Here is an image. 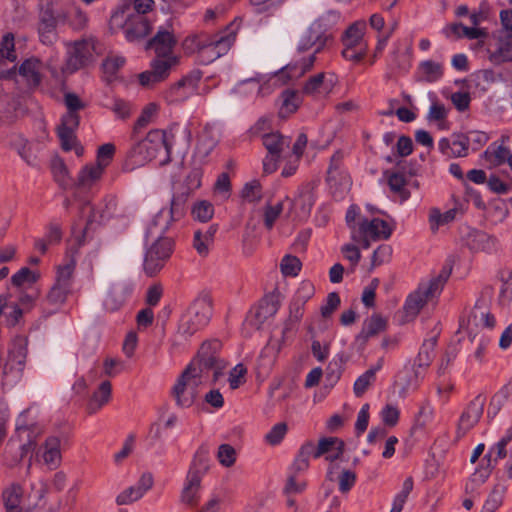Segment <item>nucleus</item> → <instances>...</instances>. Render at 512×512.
<instances>
[{"label":"nucleus","mask_w":512,"mask_h":512,"mask_svg":"<svg viewBox=\"0 0 512 512\" xmlns=\"http://www.w3.org/2000/svg\"><path fill=\"white\" fill-rule=\"evenodd\" d=\"M172 249L173 242L170 238L157 239L145 254L143 263L145 273L150 277L156 275L164 267L165 261L170 258Z\"/></svg>","instance_id":"10"},{"label":"nucleus","mask_w":512,"mask_h":512,"mask_svg":"<svg viewBox=\"0 0 512 512\" xmlns=\"http://www.w3.org/2000/svg\"><path fill=\"white\" fill-rule=\"evenodd\" d=\"M451 274V270L443 269L439 275L435 278H432L428 285L423 286L424 293L428 296L429 299L433 298L437 294L441 292L444 287V284L447 282L449 276Z\"/></svg>","instance_id":"39"},{"label":"nucleus","mask_w":512,"mask_h":512,"mask_svg":"<svg viewBox=\"0 0 512 512\" xmlns=\"http://www.w3.org/2000/svg\"><path fill=\"white\" fill-rule=\"evenodd\" d=\"M28 338L26 336L17 335L11 341L8 349L7 361L4 365V374L9 370L16 369L23 372L28 356Z\"/></svg>","instance_id":"12"},{"label":"nucleus","mask_w":512,"mask_h":512,"mask_svg":"<svg viewBox=\"0 0 512 512\" xmlns=\"http://www.w3.org/2000/svg\"><path fill=\"white\" fill-rule=\"evenodd\" d=\"M23 497V488L18 483H13L3 490L2 500L6 512H24L25 508L21 507Z\"/></svg>","instance_id":"24"},{"label":"nucleus","mask_w":512,"mask_h":512,"mask_svg":"<svg viewBox=\"0 0 512 512\" xmlns=\"http://www.w3.org/2000/svg\"><path fill=\"white\" fill-rule=\"evenodd\" d=\"M387 326V321L379 314H373L367 319L360 333L357 335V341L362 344H366L370 337L376 336L380 332L384 331Z\"/></svg>","instance_id":"26"},{"label":"nucleus","mask_w":512,"mask_h":512,"mask_svg":"<svg viewBox=\"0 0 512 512\" xmlns=\"http://www.w3.org/2000/svg\"><path fill=\"white\" fill-rule=\"evenodd\" d=\"M282 106L279 111L281 117H287L294 113L300 104V98L296 91L285 90L282 92Z\"/></svg>","instance_id":"40"},{"label":"nucleus","mask_w":512,"mask_h":512,"mask_svg":"<svg viewBox=\"0 0 512 512\" xmlns=\"http://www.w3.org/2000/svg\"><path fill=\"white\" fill-rule=\"evenodd\" d=\"M222 348V343L217 340H209L202 343L197 355L191 362H195L196 368L200 371V379L202 380V373L205 370H213V381L216 382L223 374L227 363L220 358L219 352Z\"/></svg>","instance_id":"6"},{"label":"nucleus","mask_w":512,"mask_h":512,"mask_svg":"<svg viewBox=\"0 0 512 512\" xmlns=\"http://www.w3.org/2000/svg\"><path fill=\"white\" fill-rule=\"evenodd\" d=\"M383 175L391 193L398 196L402 202L411 197V191L408 189V179L405 176V167H401L399 170H386Z\"/></svg>","instance_id":"15"},{"label":"nucleus","mask_w":512,"mask_h":512,"mask_svg":"<svg viewBox=\"0 0 512 512\" xmlns=\"http://www.w3.org/2000/svg\"><path fill=\"white\" fill-rule=\"evenodd\" d=\"M4 60H16L14 34L10 32L6 33L0 42V64Z\"/></svg>","instance_id":"43"},{"label":"nucleus","mask_w":512,"mask_h":512,"mask_svg":"<svg viewBox=\"0 0 512 512\" xmlns=\"http://www.w3.org/2000/svg\"><path fill=\"white\" fill-rule=\"evenodd\" d=\"M105 169L96 163L88 164L79 171L76 186L83 190H89L102 178Z\"/></svg>","instance_id":"19"},{"label":"nucleus","mask_w":512,"mask_h":512,"mask_svg":"<svg viewBox=\"0 0 512 512\" xmlns=\"http://www.w3.org/2000/svg\"><path fill=\"white\" fill-rule=\"evenodd\" d=\"M262 140L268 154L276 156H281L282 152L290 145L289 138L281 135L279 132L264 134Z\"/></svg>","instance_id":"29"},{"label":"nucleus","mask_w":512,"mask_h":512,"mask_svg":"<svg viewBox=\"0 0 512 512\" xmlns=\"http://www.w3.org/2000/svg\"><path fill=\"white\" fill-rule=\"evenodd\" d=\"M63 16L58 12V5L47 3L42 6L38 18V35L41 43L51 46L58 40L57 26Z\"/></svg>","instance_id":"9"},{"label":"nucleus","mask_w":512,"mask_h":512,"mask_svg":"<svg viewBox=\"0 0 512 512\" xmlns=\"http://www.w3.org/2000/svg\"><path fill=\"white\" fill-rule=\"evenodd\" d=\"M20 106L19 97L0 93V123H13L18 118Z\"/></svg>","instance_id":"18"},{"label":"nucleus","mask_w":512,"mask_h":512,"mask_svg":"<svg viewBox=\"0 0 512 512\" xmlns=\"http://www.w3.org/2000/svg\"><path fill=\"white\" fill-rule=\"evenodd\" d=\"M177 44V40L172 32L159 29L157 33L146 44V49H153L157 57H174L173 49Z\"/></svg>","instance_id":"13"},{"label":"nucleus","mask_w":512,"mask_h":512,"mask_svg":"<svg viewBox=\"0 0 512 512\" xmlns=\"http://www.w3.org/2000/svg\"><path fill=\"white\" fill-rule=\"evenodd\" d=\"M380 368H381V363L378 362V364L375 367L367 370L363 375H361L355 381L354 392L357 396L362 395L367 390V388L369 387V385L375 378L376 371L379 370Z\"/></svg>","instance_id":"45"},{"label":"nucleus","mask_w":512,"mask_h":512,"mask_svg":"<svg viewBox=\"0 0 512 512\" xmlns=\"http://www.w3.org/2000/svg\"><path fill=\"white\" fill-rule=\"evenodd\" d=\"M287 430L288 427L285 422H279L275 424L265 435L266 442L273 446L280 444L284 439Z\"/></svg>","instance_id":"52"},{"label":"nucleus","mask_w":512,"mask_h":512,"mask_svg":"<svg viewBox=\"0 0 512 512\" xmlns=\"http://www.w3.org/2000/svg\"><path fill=\"white\" fill-rule=\"evenodd\" d=\"M301 266L302 264L299 258L293 255L284 256L280 264L281 272L283 275L292 277L298 275L299 271L301 270Z\"/></svg>","instance_id":"50"},{"label":"nucleus","mask_w":512,"mask_h":512,"mask_svg":"<svg viewBox=\"0 0 512 512\" xmlns=\"http://www.w3.org/2000/svg\"><path fill=\"white\" fill-rule=\"evenodd\" d=\"M128 6L118 8L110 17L111 30H123L125 38L130 41H139L148 36L152 25L146 16L140 14H127Z\"/></svg>","instance_id":"3"},{"label":"nucleus","mask_w":512,"mask_h":512,"mask_svg":"<svg viewBox=\"0 0 512 512\" xmlns=\"http://www.w3.org/2000/svg\"><path fill=\"white\" fill-rule=\"evenodd\" d=\"M470 137L465 134L454 135L450 157H465L468 155Z\"/></svg>","instance_id":"48"},{"label":"nucleus","mask_w":512,"mask_h":512,"mask_svg":"<svg viewBox=\"0 0 512 512\" xmlns=\"http://www.w3.org/2000/svg\"><path fill=\"white\" fill-rule=\"evenodd\" d=\"M429 298L423 291V286H419L416 291L411 293L405 302L404 310L407 316L415 317L426 305Z\"/></svg>","instance_id":"33"},{"label":"nucleus","mask_w":512,"mask_h":512,"mask_svg":"<svg viewBox=\"0 0 512 512\" xmlns=\"http://www.w3.org/2000/svg\"><path fill=\"white\" fill-rule=\"evenodd\" d=\"M344 447V441L337 437H322L321 439H319L316 455L323 456L335 450V453L326 456V460L334 462L340 459V457L344 453Z\"/></svg>","instance_id":"23"},{"label":"nucleus","mask_w":512,"mask_h":512,"mask_svg":"<svg viewBox=\"0 0 512 512\" xmlns=\"http://www.w3.org/2000/svg\"><path fill=\"white\" fill-rule=\"evenodd\" d=\"M58 12L61 14V24H67L73 31L81 32L85 30L89 23L88 15L76 5L59 6Z\"/></svg>","instance_id":"14"},{"label":"nucleus","mask_w":512,"mask_h":512,"mask_svg":"<svg viewBox=\"0 0 512 512\" xmlns=\"http://www.w3.org/2000/svg\"><path fill=\"white\" fill-rule=\"evenodd\" d=\"M123 304V299L119 294H116L111 289L103 293V306L105 310L114 312L118 310Z\"/></svg>","instance_id":"61"},{"label":"nucleus","mask_w":512,"mask_h":512,"mask_svg":"<svg viewBox=\"0 0 512 512\" xmlns=\"http://www.w3.org/2000/svg\"><path fill=\"white\" fill-rule=\"evenodd\" d=\"M42 63L31 57L24 60L18 68V74L23 78L29 90H35L42 82Z\"/></svg>","instance_id":"16"},{"label":"nucleus","mask_w":512,"mask_h":512,"mask_svg":"<svg viewBox=\"0 0 512 512\" xmlns=\"http://www.w3.org/2000/svg\"><path fill=\"white\" fill-rule=\"evenodd\" d=\"M229 30L230 26H227L223 35H216L213 38L195 35L187 38L185 42L190 41L199 52L209 53L212 61L225 55L235 42L236 33Z\"/></svg>","instance_id":"7"},{"label":"nucleus","mask_w":512,"mask_h":512,"mask_svg":"<svg viewBox=\"0 0 512 512\" xmlns=\"http://www.w3.org/2000/svg\"><path fill=\"white\" fill-rule=\"evenodd\" d=\"M209 469V450L205 446H200L196 451L193 461L190 465L188 473H194L199 477V480L202 479V476Z\"/></svg>","instance_id":"36"},{"label":"nucleus","mask_w":512,"mask_h":512,"mask_svg":"<svg viewBox=\"0 0 512 512\" xmlns=\"http://www.w3.org/2000/svg\"><path fill=\"white\" fill-rule=\"evenodd\" d=\"M365 29L366 23L364 21H358L351 24L342 36L344 48L357 49L360 47H367V44L364 43L363 40Z\"/></svg>","instance_id":"22"},{"label":"nucleus","mask_w":512,"mask_h":512,"mask_svg":"<svg viewBox=\"0 0 512 512\" xmlns=\"http://www.w3.org/2000/svg\"><path fill=\"white\" fill-rule=\"evenodd\" d=\"M241 197L250 203L259 202L262 198L260 182L253 180L246 183L241 191Z\"/></svg>","instance_id":"49"},{"label":"nucleus","mask_w":512,"mask_h":512,"mask_svg":"<svg viewBox=\"0 0 512 512\" xmlns=\"http://www.w3.org/2000/svg\"><path fill=\"white\" fill-rule=\"evenodd\" d=\"M437 345V336H433L425 340L419 350L417 357L414 360V365L417 368H427L432 363L435 356V347Z\"/></svg>","instance_id":"34"},{"label":"nucleus","mask_w":512,"mask_h":512,"mask_svg":"<svg viewBox=\"0 0 512 512\" xmlns=\"http://www.w3.org/2000/svg\"><path fill=\"white\" fill-rule=\"evenodd\" d=\"M503 490L495 488L486 499L481 512H495L502 504Z\"/></svg>","instance_id":"63"},{"label":"nucleus","mask_w":512,"mask_h":512,"mask_svg":"<svg viewBox=\"0 0 512 512\" xmlns=\"http://www.w3.org/2000/svg\"><path fill=\"white\" fill-rule=\"evenodd\" d=\"M472 320L475 322V325L482 326L485 328H493L496 323V319L493 314L488 311L483 310L478 305L475 306L472 314Z\"/></svg>","instance_id":"47"},{"label":"nucleus","mask_w":512,"mask_h":512,"mask_svg":"<svg viewBox=\"0 0 512 512\" xmlns=\"http://www.w3.org/2000/svg\"><path fill=\"white\" fill-rule=\"evenodd\" d=\"M64 104L67 112L62 116L61 123L57 127V135L60 139L61 148L70 151L76 139L75 131L80 124L79 110L85 109L86 104L80 97L72 92L64 95Z\"/></svg>","instance_id":"4"},{"label":"nucleus","mask_w":512,"mask_h":512,"mask_svg":"<svg viewBox=\"0 0 512 512\" xmlns=\"http://www.w3.org/2000/svg\"><path fill=\"white\" fill-rule=\"evenodd\" d=\"M178 62L177 57H157L151 62V71L160 82L164 81L170 73L171 67Z\"/></svg>","instance_id":"38"},{"label":"nucleus","mask_w":512,"mask_h":512,"mask_svg":"<svg viewBox=\"0 0 512 512\" xmlns=\"http://www.w3.org/2000/svg\"><path fill=\"white\" fill-rule=\"evenodd\" d=\"M331 37L320 31H315L313 27H310L306 36H304L300 42V50H308L314 45H318L315 53H319L326 45L327 41Z\"/></svg>","instance_id":"35"},{"label":"nucleus","mask_w":512,"mask_h":512,"mask_svg":"<svg viewBox=\"0 0 512 512\" xmlns=\"http://www.w3.org/2000/svg\"><path fill=\"white\" fill-rule=\"evenodd\" d=\"M202 77L200 71H194L173 84L168 90L167 94L172 101L184 100L187 97V93L182 92L184 88L195 89Z\"/></svg>","instance_id":"21"},{"label":"nucleus","mask_w":512,"mask_h":512,"mask_svg":"<svg viewBox=\"0 0 512 512\" xmlns=\"http://www.w3.org/2000/svg\"><path fill=\"white\" fill-rule=\"evenodd\" d=\"M456 215V211L454 209H450L445 213H440L439 210L434 209L430 214V222L432 223L431 229L437 230L439 225H444L452 220H454Z\"/></svg>","instance_id":"56"},{"label":"nucleus","mask_w":512,"mask_h":512,"mask_svg":"<svg viewBox=\"0 0 512 512\" xmlns=\"http://www.w3.org/2000/svg\"><path fill=\"white\" fill-rule=\"evenodd\" d=\"M174 134L172 128L167 130L152 129L143 140L135 143L127 153L125 168L133 170L144 166L153 159L160 158V164L171 162Z\"/></svg>","instance_id":"1"},{"label":"nucleus","mask_w":512,"mask_h":512,"mask_svg":"<svg viewBox=\"0 0 512 512\" xmlns=\"http://www.w3.org/2000/svg\"><path fill=\"white\" fill-rule=\"evenodd\" d=\"M201 480L194 473H187L184 487L181 492V501L187 505H195L198 502V492Z\"/></svg>","instance_id":"30"},{"label":"nucleus","mask_w":512,"mask_h":512,"mask_svg":"<svg viewBox=\"0 0 512 512\" xmlns=\"http://www.w3.org/2000/svg\"><path fill=\"white\" fill-rule=\"evenodd\" d=\"M509 390L507 387L502 388L495 394L488 407V415L497 416L500 412H507L503 409L508 401Z\"/></svg>","instance_id":"44"},{"label":"nucleus","mask_w":512,"mask_h":512,"mask_svg":"<svg viewBox=\"0 0 512 512\" xmlns=\"http://www.w3.org/2000/svg\"><path fill=\"white\" fill-rule=\"evenodd\" d=\"M96 43V39L92 36L69 42L64 70L74 73L85 67L92 60L93 52L96 51Z\"/></svg>","instance_id":"8"},{"label":"nucleus","mask_w":512,"mask_h":512,"mask_svg":"<svg viewBox=\"0 0 512 512\" xmlns=\"http://www.w3.org/2000/svg\"><path fill=\"white\" fill-rule=\"evenodd\" d=\"M191 214L195 220L206 223L214 215V206L207 200L198 201L193 205Z\"/></svg>","instance_id":"42"},{"label":"nucleus","mask_w":512,"mask_h":512,"mask_svg":"<svg viewBox=\"0 0 512 512\" xmlns=\"http://www.w3.org/2000/svg\"><path fill=\"white\" fill-rule=\"evenodd\" d=\"M192 192L189 189H185L179 186L173 195L171 200L170 210L167 214L164 211H160L154 219L155 225H161L163 218H169L162 225V229L166 230L172 221H177L182 218L185 214V205Z\"/></svg>","instance_id":"11"},{"label":"nucleus","mask_w":512,"mask_h":512,"mask_svg":"<svg viewBox=\"0 0 512 512\" xmlns=\"http://www.w3.org/2000/svg\"><path fill=\"white\" fill-rule=\"evenodd\" d=\"M211 314V301L206 297L196 299L180 318L178 334L185 339L192 337L208 324Z\"/></svg>","instance_id":"5"},{"label":"nucleus","mask_w":512,"mask_h":512,"mask_svg":"<svg viewBox=\"0 0 512 512\" xmlns=\"http://www.w3.org/2000/svg\"><path fill=\"white\" fill-rule=\"evenodd\" d=\"M490 61L495 65L512 61V34H506L499 39L496 51L490 54Z\"/></svg>","instance_id":"31"},{"label":"nucleus","mask_w":512,"mask_h":512,"mask_svg":"<svg viewBox=\"0 0 512 512\" xmlns=\"http://www.w3.org/2000/svg\"><path fill=\"white\" fill-rule=\"evenodd\" d=\"M417 74V81L434 83L443 77L444 67L439 62L425 60L419 64Z\"/></svg>","instance_id":"25"},{"label":"nucleus","mask_w":512,"mask_h":512,"mask_svg":"<svg viewBox=\"0 0 512 512\" xmlns=\"http://www.w3.org/2000/svg\"><path fill=\"white\" fill-rule=\"evenodd\" d=\"M31 420L32 418H18L15 425L16 434L20 441L34 443L37 446L36 440L43 433V427Z\"/></svg>","instance_id":"20"},{"label":"nucleus","mask_w":512,"mask_h":512,"mask_svg":"<svg viewBox=\"0 0 512 512\" xmlns=\"http://www.w3.org/2000/svg\"><path fill=\"white\" fill-rule=\"evenodd\" d=\"M201 383L199 369L196 368L195 362H190L171 388L170 395L176 407L179 409L190 408L197 399Z\"/></svg>","instance_id":"2"},{"label":"nucleus","mask_w":512,"mask_h":512,"mask_svg":"<svg viewBox=\"0 0 512 512\" xmlns=\"http://www.w3.org/2000/svg\"><path fill=\"white\" fill-rule=\"evenodd\" d=\"M60 443L61 440L57 436H50L46 439L42 458L46 465H48L51 469H55L58 467L61 461V451H60Z\"/></svg>","instance_id":"28"},{"label":"nucleus","mask_w":512,"mask_h":512,"mask_svg":"<svg viewBox=\"0 0 512 512\" xmlns=\"http://www.w3.org/2000/svg\"><path fill=\"white\" fill-rule=\"evenodd\" d=\"M283 211V203L279 202L276 205L267 204L264 212V224L267 229H272L276 219Z\"/></svg>","instance_id":"58"},{"label":"nucleus","mask_w":512,"mask_h":512,"mask_svg":"<svg viewBox=\"0 0 512 512\" xmlns=\"http://www.w3.org/2000/svg\"><path fill=\"white\" fill-rule=\"evenodd\" d=\"M217 228V225L213 224L205 231L199 229L194 232L193 247L200 256L206 257L209 254V248L214 241Z\"/></svg>","instance_id":"27"},{"label":"nucleus","mask_w":512,"mask_h":512,"mask_svg":"<svg viewBox=\"0 0 512 512\" xmlns=\"http://www.w3.org/2000/svg\"><path fill=\"white\" fill-rule=\"evenodd\" d=\"M142 496L143 493L140 491V489L136 485H133L121 492L117 496L116 502L118 505H127L140 499Z\"/></svg>","instance_id":"57"},{"label":"nucleus","mask_w":512,"mask_h":512,"mask_svg":"<svg viewBox=\"0 0 512 512\" xmlns=\"http://www.w3.org/2000/svg\"><path fill=\"white\" fill-rule=\"evenodd\" d=\"M278 308L279 304L277 301H274L272 299L263 300L254 314V319L250 320L251 325L254 326L256 329H260L261 325L264 323L266 319L272 317L277 313Z\"/></svg>","instance_id":"32"},{"label":"nucleus","mask_w":512,"mask_h":512,"mask_svg":"<svg viewBox=\"0 0 512 512\" xmlns=\"http://www.w3.org/2000/svg\"><path fill=\"white\" fill-rule=\"evenodd\" d=\"M359 230L364 237H370L373 240L388 239L392 233L388 223L379 218L371 221L364 220L360 223Z\"/></svg>","instance_id":"17"},{"label":"nucleus","mask_w":512,"mask_h":512,"mask_svg":"<svg viewBox=\"0 0 512 512\" xmlns=\"http://www.w3.org/2000/svg\"><path fill=\"white\" fill-rule=\"evenodd\" d=\"M115 145L112 143H106L101 145L97 150L96 164L106 169L111 163L115 154Z\"/></svg>","instance_id":"51"},{"label":"nucleus","mask_w":512,"mask_h":512,"mask_svg":"<svg viewBox=\"0 0 512 512\" xmlns=\"http://www.w3.org/2000/svg\"><path fill=\"white\" fill-rule=\"evenodd\" d=\"M38 278V274L34 273L27 267H23L11 277V283L16 287H20L26 282L35 283Z\"/></svg>","instance_id":"54"},{"label":"nucleus","mask_w":512,"mask_h":512,"mask_svg":"<svg viewBox=\"0 0 512 512\" xmlns=\"http://www.w3.org/2000/svg\"><path fill=\"white\" fill-rule=\"evenodd\" d=\"M70 293H71L70 287H67V286H64V285H61L58 283H54V285L51 287V289L49 290V292L46 296V301L50 305L59 307L66 302V299Z\"/></svg>","instance_id":"41"},{"label":"nucleus","mask_w":512,"mask_h":512,"mask_svg":"<svg viewBox=\"0 0 512 512\" xmlns=\"http://www.w3.org/2000/svg\"><path fill=\"white\" fill-rule=\"evenodd\" d=\"M124 63L125 59L121 56L107 57L102 63L103 72L106 75L114 76Z\"/></svg>","instance_id":"64"},{"label":"nucleus","mask_w":512,"mask_h":512,"mask_svg":"<svg viewBox=\"0 0 512 512\" xmlns=\"http://www.w3.org/2000/svg\"><path fill=\"white\" fill-rule=\"evenodd\" d=\"M51 169L56 182L61 186L66 185L69 178V171L64 160L59 156L54 157L51 161Z\"/></svg>","instance_id":"46"},{"label":"nucleus","mask_w":512,"mask_h":512,"mask_svg":"<svg viewBox=\"0 0 512 512\" xmlns=\"http://www.w3.org/2000/svg\"><path fill=\"white\" fill-rule=\"evenodd\" d=\"M111 383L110 381H103L98 390L94 392L91 397L88 408L90 413H96L103 405L108 403L111 397Z\"/></svg>","instance_id":"37"},{"label":"nucleus","mask_w":512,"mask_h":512,"mask_svg":"<svg viewBox=\"0 0 512 512\" xmlns=\"http://www.w3.org/2000/svg\"><path fill=\"white\" fill-rule=\"evenodd\" d=\"M341 300L337 292H331L327 296L326 304L320 309L323 318H330L340 306Z\"/></svg>","instance_id":"62"},{"label":"nucleus","mask_w":512,"mask_h":512,"mask_svg":"<svg viewBox=\"0 0 512 512\" xmlns=\"http://www.w3.org/2000/svg\"><path fill=\"white\" fill-rule=\"evenodd\" d=\"M247 374V368L244 364H237L229 373V385L231 389H237L241 384L245 382V375Z\"/></svg>","instance_id":"60"},{"label":"nucleus","mask_w":512,"mask_h":512,"mask_svg":"<svg viewBox=\"0 0 512 512\" xmlns=\"http://www.w3.org/2000/svg\"><path fill=\"white\" fill-rule=\"evenodd\" d=\"M217 458L224 467L232 466L236 461V451L229 444H222L218 448Z\"/></svg>","instance_id":"55"},{"label":"nucleus","mask_w":512,"mask_h":512,"mask_svg":"<svg viewBox=\"0 0 512 512\" xmlns=\"http://www.w3.org/2000/svg\"><path fill=\"white\" fill-rule=\"evenodd\" d=\"M157 110V105L155 103H149L142 110L141 115L136 120L133 127V134H137L141 129L145 128L151 121L152 116L155 114Z\"/></svg>","instance_id":"53"},{"label":"nucleus","mask_w":512,"mask_h":512,"mask_svg":"<svg viewBox=\"0 0 512 512\" xmlns=\"http://www.w3.org/2000/svg\"><path fill=\"white\" fill-rule=\"evenodd\" d=\"M74 268L75 264L73 262L68 263L64 266H59L57 270V277L55 283L71 288Z\"/></svg>","instance_id":"59"}]
</instances>
